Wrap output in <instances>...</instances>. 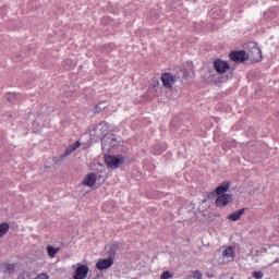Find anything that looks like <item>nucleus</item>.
<instances>
[{
  "label": "nucleus",
  "mask_w": 279,
  "mask_h": 279,
  "mask_svg": "<svg viewBox=\"0 0 279 279\" xmlns=\"http://www.w3.org/2000/svg\"><path fill=\"white\" fill-rule=\"evenodd\" d=\"M123 143V137L119 136L117 134H105L102 142H101V147L102 151H110V149H113V147H119Z\"/></svg>",
  "instance_id": "f257e3e1"
},
{
  "label": "nucleus",
  "mask_w": 279,
  "mask_h": 279,
  "mask_svg": "<svg viewBox=\"0 0 279 279\" xmlns=\"http://www.w3.org/2000/svg\"><path fill=\"white\" fill-rule=\"evenodd\" d=\"M247 60H251V62H260L263 60V50L258 48L256 43H248V52L246 53Z\"/></svg>",
  "instance_id": "f03ea898"
},
{
  "label": "nucleus",
  "mask_w": 279,
  "mask_h": 279,
  "mask_svg": "<svg viewBox=\"0 0 279 279\" xmlns=\"http://www.w3.org/2000/svg\"><path fill=\"white\" fill-rule=\"evenodd\" d=\"M125 162L123 155H105V163L109 169H119L120 165Z\"/></svg>",
  "instance_id": "7ed1b4c3"
},
{
  "label": "nucleus",
  "mask_w": 279,
  "mask_h": 279,
  "mask_svg": "<svg viewBox=\"0 0 279 279\" xmlns=\"http://www.w3.org/2000/svg\"><path fill=\"white\" fill-rule=\"evenodd\" d=\"M229 58L235 64H243V62H247V52L245 50H232L229 53Z\"/></svg>",
  "instance_id": "20e7f679"
},
{
  "label": "nucleus",
  "mask_w": 279,
  "mask_h": 279,
  "mask_svg": "<svg viewBox=\"0 0 279 279\" xmlns=\"http://www.w3.org/2000/svg\"><path fill=\"white\" fill-rule=\"evenodd\" d=\"M214 69L216 71V73H218L219 75H223V73H228V71H234V68L230 66V63H228V61H223L221 59H216L214 61Z\"/></svg>",
  "instance_id": "39448f33"
},
{
  "label": "nucleus",
  "mask_w": 279,
  "mask_h": 279,
  "mask_svg": "<svg viewBox=\"0 0 279 279\" xmlns=\"http://www.w3.org/2000/svg\"><path fill=\"white\" fill-rule=\"evenodd\" d=\"M232 202H234L232 194H219L215 201V206H217V208H225V206L232 204Z\"/></svg>",
  "instance_id": "423d86ee"
},
{
  "label": "nucleus",
  "mask_w": 279,
  "mask_h": 279,
  "mask_svg": "<svg viewBox=\"0 0 279 279\" xmlns=\"http://www.w3.org/2000/svg\"><path fill=\"white\" fill-rule=\"evenodd\" d=\"M161 82L165 88H173V84L178 82V77L171 72H166L161 74Z\"/></svg>",
  "instance_id": "0eeeda50"
},
{
  "label": "nucleus",
  "mask_w": 279,
  "mask_h": 279,
  "mask_svg": "<svg viewBox=\"0 0 279 279\" xmlns=\"http://www.w3.org/2000/svg\"><path fill=\"white\" fill-rule=\"evenodd\" d=\"M88 271H90V268H88V265L78 264V266L75 269L73 279H86L88 278Z\"/></svg>",
  "instance_id": "6e6552de"
},
{
  "label": "nucleus",
  "mask_w": 279,
  "mask_h": 279,
  "mask_svg": "<svg viewBox=\"0 0 279 279\" xmlns=\"http://www.w3.org/2000/svg\"><path fill=\"white\" fill-rule=\"evenodd\" d=\"M112 265H114V259H112V257L108 256V258L99 259L96 263V268H98L99 271H104L106 269H110V267H112Z\"/></svg>",
  "instance_id": "1a4fd4ad"
},
{
  "label": "nucleus",
  "mask_w": 279,
  "mask_h": 279,
  "mask_svg": "<svg viewBox=\"0 0 279 279\" xmlns=\"http://www.w3.org/2000/svg\"><path fill=\"white\" fill-rule=\"evenodd\" d=\"M125 244L121 242H114L113 244L109 245L108 256L114 260L117 257V252H121V250H124Z\"/></svg>",
  "instance_id": "9d476101"
},
{
  "label": "nucleus",
  "mask_w": 279,
  "mask_h": 279,
  "mask_svg": "<svg viewBox=\"0 0 279 279\" xmlns=\"http://www.w3.org/2000/svg\"><path fill=\"white\" fill-rule=\"evenodd\" d=\"M235 247L233 245L228 246L222 251V258H226L228 263L230 260H234V257L236 256V253L234 252Z\"/></svg>",
  "instance_id": "9b49d317"
},
{
  "label": "nucleus",
  "mask_w": 279,
  "mask_h": 279,
  "mask_svg": "<svg viewBox=\"0 0 279 279\" xmlns=\"http://www.w3.org/2000/svg\"><path fill=\"white\" fill-rule=\"evenodd\" d=\"M230 181H225L215 189L216 195H228L230 190Z\"/></svg>",
  "instance_id": "f8f14e48"
},
{
  "label": "nucleus",
  "mask_w": 279,
  "mask_h": 279,
  "mask_svg": "<svg viewBox=\"0 0 279 279\" xmlns=\"http://www.w3.org/2000/svg\"><path fill=\"white\" fill-rule=\"evenodd\" d=\"M97 182V175L95 173H88L82 181V184L84 186H95V183Z\"/></svg>",
  "instance_id": "ddd939ff"
},
{
  "label": "nucleus",
  "mask_w": 279,
  "mask_h": 279,
  "mask_svg": "<svg viewBox=\"0 0 279 279\" xmlns=\"http://www.w3.org/2000/svg\"><path fill=\"white\" fill-rule=\"evenodd\" d=\"M245 208H240L233 213H231L230 215H228L227 219H229V221H239V219H241V217H243V215H245Z\"/></svg>",
  "instance_id": "4468645a"
},
{
  "label": "nucleus",
  "mask_w": 279,
  "mask_h": 279,
  "mask_svg": "<svg viewBox=\"0 0 279 279\" xmlns=\"http://www.w3.org/2000/svg\"><path fill=\"white\" fill-rule=\"evenodd\" d=\"M109 128H110V125L108 124V122L101 121L94 128V131L97 132V130H99L100 136H101L102 134H105L108 131Z\"/></svg>",
  "instance_id": "2eb2a0df"
},
{
  "label": "nucleus",
  "mask_w": 279,
  "mask_h": 279,
  "mask_svg": "<svg viewBox=\"0 0 279 279\" xmlns=\"http://www.w3.org/2000/svg\"><path fill=\"white\" fill-rule=\"evenodd\" d=\"M76 62L72 59H65L63 62H62V68L65 70V71H71L72 69H75L76 66Z\"/></svg>",
  "instance_id": "dca6fc26"
},
{
  "label": "nucleus",
  "mask_w": 279,
  "mask_h": 279,
  "mask_svg": "<svg viewBox=\"0 0 279 279\" xmlns=\"http://www.w3.org/2000/svg\"><path fill=\"white\" fill-rule=\"evenodd\" d=\"M16 269L15 264H2V274H14V270Z\"/></svg>",
  "instance_id": "f3484780"
},
{
  "label": "nucleus",
  "mask_w": 279,
  "mask_h": 279,
  "mask_svg": "<svg viewBox=\"0 0 279 279\" xmlns=\"http://www.w3.org/2000/svg\"><path fill=\"white\" fill-rule=\"evenodd\" d=\"M166 150H167V148H165V146H162L160 144H156L153 146V154L155 156H160V155L165 154Z\"/></svg>",
  "instance_id": "a211bd4d"
},
{
  "label": "nucleus",
  "mask_w": 279,
  "mask_h": 279,
  "mask_svg": "<svg viewBox=\"0 0 279 279\" xmlns=\"http://www.w3.org/2000/svg\"><path fill=\"white\" fill-rule=\"evenodd\" d=\"M9 230H10V223L8 222L0 223V239H2V236H5Z\"/></svg>",
  "instance_id": "6ab92c4d"
},
{
  "label": "nucleus",
  "mask_w": 279,
  "mask_h": 279,
  "mask_svg": "<svg viewBox=\"0 0 279 279\" xmlns=\"http://www.w3.org/2000/svg\"><path fill=\"white\" fill-rule=\"evenodd\" d=\"M106 108H108V101H100L95 106L94 112L98 114V112L106 110Z\"/></svg>",
  "instance_id": "aec40b11"
},
{
  "label": "nucleus",
  "mask_w": 279,
  "mask_h": 279,
  "mask_svg": "<svg viewBox=\"0 0 279 279\" xmlns=\"http://www.w3.org/2000/svg\"><path fill=\"white\" fill-rule=\"evenodd\" d=\"M46 250L50 258H53L58 254V252H60V247H53L51 245H48Z\"/></svg>",
  "instance_id": "412c9836"
},
{
  "label": "nucleus",
  "mask_w": 279,
  "mask_h": 279,
  "mask_svg": "<svg viewBox=\"0 0 279 279\" xmlns=\"http://www.w3.org/2000/svg\"><path fill=\"white\" fill-rule=\"evenodd\" d=\"M16 97H17L16 93H7L4 95V99L7 101H9V104H15L16 102Z\"/></svg>",
  "instance_id": "4be33fe9"
},
{
  "label": "nucleus",
  "mask_w": 279,
  "mask_h": 279,
  "mask_svg": "<svg viewBox=\"0 0 279 279\" xmlns=\"http://www.w3.org/2000/svg\"><path fill=\"white\" fill-rule=\"evenodd\" d=\"M75 151L73 146L70 145L65 148V151L62 154V158H68V156H71L72 153Z\"/></svg>",
  "instance_id": "5701e85b"
},
{
  "label": "nucleus",
  "mask_w": 279,
  "mask_h": 279,
  "mask_svg": "<svg viewBox=\"0 0 279 279\" xmlns=\"http://www.w3.org/2000/svg\"><path fill=\"white\" fill-rule=\"evenodd\" d=\"M264 276H265V272H263V271H260V270H255V271H253V274H252V277H253L254 279H263Z\"/></svg>",
  "instance_id": "b1692460"
},
{
  "label": "nucleus",
  "mask_w": 279,
  "mask_h": 279,
  "mask_svg": "<svg viewBox=\"0 0 279 279\" xmlns=\"http://www.w3.org/2000/svg\"><path fill=\"white\" fill-rule=\"evenodd\" d=\"M169 278H173V274H171V271L166 270L161 274V279H169Z\"/></svg>",
  "instance_id": "393cba45"
},
{
  "label": "nucleus",
  "mask_w": 279,
  "mask_h": 279,
  "mask_svg": "<svg viewBox=\"0 0 279 279\" xmlns=\"http://www.w3.org/2000/svg\"><path fill=\"white\" fill-rule=\"evenodd\" d=\"M64 158H66V157H62V155H61L59 157H53L52 160H53L54 165H62V160H64Z\"/></svg>",
  "instance_id": "a878e982"
},
{
  "label": "nucleus",
  "mask_w": 279,
  "mask_h": 279,
  "mask_svg": "<svg viewBox=\"0 0 279 279\" xmlns=\"http://www.w3.org/2000/svg\"><path fill=\"white\" fill-rule=\"evenodd\" d=\"M13 62H23V56L22 54H16L13 57Z\"/></svg>",
  "instance_id": "bb28decb"
},
{
  "label": "nucleus",
  "mask_w": 279,
  "mask_h": 279,
  "mask_svg": "<svg viewBox=\"0 0 279 279\" xmlns=\"http://www.w3.org/2000/svg\"><path fill=\"white\" fill-rule=\"evenodd\" d=\"M150 86H153V88H156V86H160V81L154 80V81L151 82Z\"/></svg>",
  "instance_id": "cd10ccee"
},
{
  "label": "nucleus",
  "mask_w": 279,
  "mask_h": 279,
  "mask_svg": "<svg viewBox=\"0 0 279 279\" xmlns=\"http://www.w3.org/2000/svg\"><path fill=\"white\" fill-rule=\"evenodd\" d=\"M82 145V143H80V141H76L74 144H72V147L75 149H77L80 146Z\"/></svg>",
  "instance_id": "c85d7f7f"
},
{
  "label": "nucleus",
  "mask_w": 279,
  "mask_h": 279,
  "mask_svg": "<svg viewBox=\"0 0 279 279\" xmlns=\"http://www.w3.org/2000/svg\"><path fill=\"white\" fill-rule=\"evenodd\" d=\"M216 196H217V192H215V190H214L213 192L209 193L208 198L214 199V197H216Z\"/></svg>",
  "instance_id": "c756f323"
},
{
  "label": "nucleus",
  "mask_w": 279,
  "mask_h": 279,
  "mask_svg": "<svg viewBox=\"0 0 279 279\" xmlns=\"http://www.w3.org/2000/svg\"><path fill=\"white\" fill-rule=\"evenodd\" d=\"M197 279H202V272L197 271Z\"/></svg>",
  "instance_id": "7c9ffc66"
},
{
  "label": "nucleus",
  "mask_w": 279,
  "mask_h": 279,
  "mask_svg": "<svg viewBox=\"0 0 279 279\" xmlns=\"http://www.w3.org/2000/svg\"><path fill=\"white\" fill-rule=\"evenodd\" d=\"M3 272V264H0V274Z\"/></svg>",
  "instance_id": "2f4dec72"
},
{
  "label": "nucleus",
  "mask_w": 279,
  "mask_h": 279,
  "mask_svg": "<svg viewBox=\"0 0 279 279\" xmlns=\"http://www.w3.org/2000/svg\"><path fill=\"white\" fill-rule=\"evenodd\" d=\"M208 276V278H214L215 276L214 275H207Z\"/></svg>",
  "instance_id": "473e14b6"
},
{
  "label": "nucleus",
  "mask_w": 279,
  "mask_h": 279,
  "mask_svg": "<svg viewBox=\"0 0 279 279\" xmlns=\"http://www.w3.org/2000/svg\"><path fill=\"white\" fill-rule=\"evenodd\" d=\"M94 279H99V275H96V277H94Z\"/></svg>",
  "instance_id": "72a5a7b5"
}]
</instances>
